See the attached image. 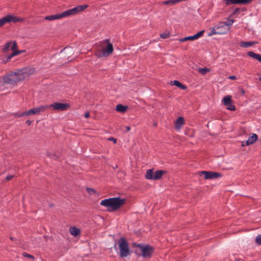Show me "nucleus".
<instances>
[{
    "label": "nucleus",
    "instance_id": "obj_1",
    "mask_svg": "<svg viewBox=\"0 0 261 261\" xmlns=\"http://www.w3.org/2000/svg\"><path fill=\"white\" fill-rule=\"evenodd\" d=\"M34 71V68H24L16 72H11L3 79L4 83L10 85H15L18 82L23 80L27 76L32 74Z\"/></svg>",
    "mask_w": 261,
    "mask_h": 261
},
{
    "label": "nucleus",
    "instance_id": "obj_2",
    "mask_svg": "<svg viewBox=\"0 0 261 261\" xmlns=\"http://www.w3.org/2000/svg\"><path fill=\"white\" fill-rule=\"evenodd\" d=\"M88 7V5H79L73 8L67 10L60 14L46 16L45 19L49 21H53L64 17H67L77 14L78 13L83 11Z\"/></svg>",
    "mask_w": 261,
    "mask_h": 261
},
{
    "label": "nucleus",
    "instance_id": "obj_3",
    "mask_svg": "<svg viewBox=\"0 0 261 261\" xmlns=\"http://www.w3.org/2000/svg\"><path fill=\"white\" fill-rule=\"evenodd\" d=\"M125 202L126 200L125 199H121L119 197H113L101 200L100 204L107 207L109 211H115L118 210Z\"/></svg>",
    "mask_w": 261,
    "mask_h": 261
},
{
    "label": "nucleus",
    "instance_id": "obj_4",
    "mask_svg": "<svg viewBox=\"0 0 261 261\" xmlns=\"http://www.w3.org/2000/svg\"><path fill=\"white\" fill-rule=\"evenodd\" d=\"M102 50H98L96 55L99 58L108 57L110 56L113 51V46L112 43L109 42V40H105L101 42Z\"/></svg>",
    "mask_w": 261,
    "mask_h": 261
},
{
    "label": "nucleus",
    "instance_id": "obj_5",
    "mask_svg": "<svg viewBox=\"0 0 261 261\" xmlns=\"http://www.w3.org/2000/svg\"><path fill=\"white\" fill-rule=\"evenodd\" d=\"M16 47L17 43L16 41H10L5 44L3 49L4 53H6L9 51L10 48L13 51L11 54L7 56L6 61V62L9 61L13 57L18 55L24 51L23 50H16Z\"/></svg>",
    "mask_w": 261,
    "mask_h": 261
},
{
    "label": "nucleus",
    "instance_id": "obj_6",
    "mask_svg": "<svg viewBox=\"0 0 261 261\" xmlns=\"http://www.w3.org/2000/svg\"><path fill=\"white\" fill-rule=\"evenodd\" d=\"M134 246L139 248L142 252V256L144 258L150 257L153 253L154 249L149 245L134 243Z\"/></svg>",
    "mask_w": 261,
    "mask_h": 261
},
{
    "label": "nucleus",
    "instance_id": "obj_7",
    "mask_svg": "<svg viewBox=\"0 0 261 261\" xmlns=\"http://www.w3.org/2000/svg\"><path fill=\"white\" fill-rule=\"evenodd\" d=\"M119 249V255L121 257H125L129 254L128 244L125 239L121 238L118 242Z\"/></svg>",
    "mask_w": 261,
    "mask_h": 261
},
{
    "label": "nucleus",
    "instance_id": "obj_8",
    "mask_svg": "<svg viewBox=\"0 0 261 261\" xmlns=\"http://www.w3.org/2000/svg\"><path fill=\"white\" fill-rule=\"evenodd\" d=\"M166 172L164 170H158L153 172L152 169H148L147 170L145 177L147 179L150 180H158L160 179Z\"/></svg>",
    "mask_w": 261,
    "mask_h": 261
},
{
    "label": "nucleus",
    "instance_id": "obj_9",
    "mask_svg": "<svg viewBox=\"0 0 261 261\" xmlns=\"http://www.w3.org/2000/svg\"><path fill=\"white\" fill-rule=\"evenodd\" d=\"M22 19L12 15H8L0 19V27H2L6 23L11 22H16L22 21Z\"/></svg>",
    "mask_w": 261,
    "mask_h": 261
},
{
    "label": "nucleus",
    "instance_id": "obj_10",
    "mask_svg": "<svg viewBox=\"0 0 261 261\" xmlns=\"http://www.w3.org/2000/svg\"><path fill=\"white\" fill-rule=\"evenodd\" d=\"M47 108L48 107L47 105L40 106L38 107L34 108L28 111H25L26 116L39 114L42 112H44Z\"/></svg>",
    "mask_w": 261,
    "mask_h": 261
},
{
    "label": "nucleus",
    "instance_id": "obj_11",
    "mask_svg": "<svg viewBox=\"0 0 261 261\" xmlns=\"http://www.w3.org/2000/svg\"><path fill=\"white\" fill-rule=\"evenodd\" d=\"M48 108H51L53 110L65 111L69 107V105L67 103H62L60 102H55L49 106H47Z\"/></svg>",
    "mask_w": 261,
    "mask_h": 261
},
{
    "label": "nucleus",
    "instance_id": "obj_12",
    "mask_svg": "<svg viewBox=\"0 0 261 261\" xmlns=\"http://www.w3.org/2000/svg\"><path fill=\"white\" fill-rule=\"evenodd\" d=\"M200 175H204L205 179H214L221 176L219 173L203 171L201 172Z\"/></svg>",
    "mask_w": 261,
    "mask_h": 261
},
{
    "label": "nucleus",
    "instance_id": "obj_13",
    "mask_svg": "<svg viewBox=\"0 0 261 261\" xmlns=\"http://www.w3.org/2000/svg\"><path fill=\"white\" fill-rule=\"evenodd\" d=\"M204 31H201L198 32L197 34L193 36H188L182 38H180L179 39V42H184L186 41H194L195 40L198 39L200 37H202L203 35Z\"/></svg>",
    "mask_w": 261,
    "mask_h": 261
},
{
    "label": "nucleus",
    "instance_id": "obj_14",
    "mask_svg": "<svg viewBox=\"0 0 261 261\" xmlns=\"http://www.w3.org/2000/svg\"><path fill=\"white\" fill-rule=\"evenodd\" d=\"M215 26L217 32H221L220 34H224L228 32V27L225 24V22L221 21Z\"/></svg>",
    "mask_w": 261,
    "mask_h": 261
},
{
    "label": "nucleus",
    "instance_id": "obj_15",
    "mask_svg": "<svg viewBox=\"0 0 261 261\" xmlns=\"http://www.w3.org/2000/svg\"><path fill=\"white\" fill-rule=\"evenodd\" d=\"M253 0H224L226 5H247L250 3Z\"/></svg>",
    "mask_w": 261,
    "mask_h": 261
},
{
    "label": "nucleus",
    "instance_id": "obj_16",
    "mask_svg": "<svg viewBox=\"0 0 261 261\" xmlns=\"http://www.w3.org/2000/svg\"><path fill=\"white\" fill-rule=\"evenodd\" d=\"M184 124V119L182 117H179L175 121V127L176 129H180Z\"/></svg>",
    "mask_w": 261,
    "mask_h": 261
},
{
    "label": "nucleus",
    "instance_id": "obj_17",
    "mask_svg": "<svg viewBox=\"0 0 261 261\" xmlns=\"http://www.w3.org/2000/svg\"><path fill=\"white\" fill-rule=\"evenodd\" d=\"M69 231L70 233L74 237H77L80 234V229L74 226H71L69 228Z\"/></svg>",
    "mask_w": 261,
    "mask_h": 261
},
{
    "label": "nucleus",
    "instance_id": "obj_18",
    "mask_svg": "<svg viewBox=\"0 0 261 261\" xmlns=\"http://www.w3.org/2000/svg\"><path fill=\"white\" fill-rule=\"evenodd\" d=\"M127 109V106H125L121 104H118L116 106V111L121 113L125 112Z\"/></svg>",
    "mask_w": 261,
    "mask_h": 261
},
{
    "label": "nucleus",
    "instance_id": "obj_19",
    "mask_svg": "<svg viewBox=\"0 0 261 261\" xmlns=\"http://www.w3.org/2000/svg\"><path fill=\"white\" fill-rule=\"evenodd\" d=\"M210 32L208 33V36H212L216 34H220L221 32H217V29L216 28V26L215 25L213 28H210L209 29Z\"/></svg>",
    "mask_w": 261,
    "mask_h": 261
},
{
    "label": "nucleus",
    "instance_id": "obj_20",
    "mask_svg": "<svg viewBox=\"0 0 261 261\" xmlns=\"http://www.w3.org/2000/svg\"><path fill=\"white\" fill-rule=\"evenodd\" d=\"M255 43L254 42H245V41H242L240 43V46L242 47H248L249 46H252Z\"/></svg>",
    "mask_w": 261,
    "mask_h": 261
},
{
    "label": "nucleus",
    "instance_id": "obj_21",
    "mask_svg": "<svg viewBox=\"0 0 261 261\" xmlns=\"http://www.w3.org/2000/svg\"><path fill=\"white\" fill-rule=\"evenodd\" d=\"M258 139V136L255 134H252V136H250L248 139V141L249 142H250V144H253L254 142H255Z\"/></svg>",
    "mask_w": 261,
    "mask_h": 261
},
{
    "label": "nucleus",
    "instance_id": "obj_22",
    "mask_svg": "<svg viewBox=\"0 0 261 261\" xmlns=\"http://www.w3.org/2000/svg\"><path fill=\"white\" fill-rule=\"evenodd\" d=\"M171 83H173V85L176 86V87L180 88L182 90H186L187 89V87L181 83H180L179 81L175 80L173 82H171Z\"/></svg>",
    "mask_w": 261,
    "mask_h": 261
},
{
    "label": "nucleus",
    "instance_id": "obj_23",
    "mask_svg": "<svg viewBox=\"0 0 261 261\" xmlns=\"http://www.w3.org/2000/svg\"><path fill=\"white\" fill-rule=\"evenodd\" d=\"M223 104L225 106L228 105V104H229L230 102H232V101L231 100V97L229 95L225 96L223 98Z\"/></svg>",
    "mask_w": 261,
    "mask_h": 261
},
{
    "label": "nucleus",
    "instance_id": "obj_24",
    "mask_svg": "<svg viewBox=\"0 0 261 261\" xmlns=\"http://www.w3.org/2000/svg\"><path fill=\"white\" fill-rule=\"evenodd\" d=\"M47 155L51 159H58L60 158V154L59 153H52V152H47Z\"/></svg>",
    "mask_w": 261,
    "mask_h": 261
},
{
    "label": "nucleus",
    "instance_id": "obj_25",
    "mask_svg": "<svg viewBox=\"0 0 261 261\" xmlns=\"http://www.w3.org/2000/svg\"><path fill=\"white\" fill-rule=\"evenodd\" d=\"M198 71L202 75H205L206 73L210 71V69L207 68H198Z\"/></svg>",
    "mask_w": 261,
    "mask_h": 261
},
{
    "label": "nucleus",
    "instance_id": "obj_26",
    "mask_svg": "<svg viewBox=\"0 0 261 261\" xmlns=\"http://www.w3.org/2000/svg\"><path fill=\"white\" fill-rule=\"evenodd\" d=\"M225 106L226 107V109L227 110H229L230 111H235L236 110V107L232 103V102H230L229 104H228V105H226Z\"/></svg>",
    "mask_w": 261,
    "mask_h": 261
},
{
    "label": "nucleus",
    "instance_id": "obj_27",
    "mask_svg": "<svg viewBox=\"0 0 261 261\" xmlns=\"http://www.w3.org/2000/svg\"><path fill=\"white\" fill-rule=\"evenodd\" d=\"M14 116L15 117H20L26 116L25 112L22 113L15 112L14 113Z\"/></svg>",
    "mask_w": 261,
    "mask_h": 261
},
{
    "label": "nucleus",
    "instance_id": "obj_28",
    "mask_svg": "<svg viewBox=\"0 0 261 261\" xmlns=\"http://www.w3.org/2000/svg\"><path fill=\"white\" fill-rule=\"evenodd\" d=\"M169 36L170 33L169 32H165L160 34V37L163 39L168 38Z\"/></svg>",
    "mask_w": 261,
    "mask_h": 261
},
{
    "label": "nucleus",
    "instance_id": "obj_29",
    "mask_svg": "<svg viewBox=\"0 0 261 261\" xmlns=\"http://www.w3.org/2000/svg\"><path fill=\"white\" fill-rule=\"evenodd\" d=\"M255 243L258 245H261V234L256 237Z\"/></svg>",
    "mask_w": 261,
    "mask_h": 261
},
{
    "label": "nucleus",
    "instance_id": "obj_30",
    "mask_svg": "<svg viewBox=\"0 0 261 261\" xmlns=\"http://www.w3.org/2000/svg\"><path fill=\"white\" fill-rule=\"evenodd\" d=\"M234 21L232 19H229L227 22H225V24L228 27V31L229 30L230 27L232 25Z\"/></svg>",
    "mask_w": 261,
    "mask_h": 261
},
{
    "label": "nucleus",
    "instance_id": "obj_31",
    "mask_svg": "<svg viewBox=\"0 0 261 261\" xmlns=\"http://www.w3.org/2000/svg\"><path fill=\"white\" fill-rule=\"evenodd\" d=\"M256 53L253 52V51H249L247 53V55L248 56H249V57H251V58H253L254 59H255L256 56Z\"/></svg>",
    "mask_w": 261,
    "mask_h": 261
},
{
    "label": "nucleus",
    "instance_id": "obj_32",
    "mask_svg": "<svg viewBox=\"0 0 261 261\" xmlns=\"http://www.w3.org/2000/svg\"><path fill=\"white\" fill-rule=\"evenodd\" d=\"M251 145L250 142H249V141H248V140L247 141H242V146H248V145Z\"/></svg>",
    "mask_w": 261,
    "mask_h": 261
},
{
    "label": "nucleus",
    "instance_id": "obj_33",
    "mask_svg": "<svg viewBox=\"0 0 261 261\" xmlns=\"http://www.w3.org/2000/svg\"><path fill=\"white\" fill-rule=\"evenodd\" d=\"M87 190L88 192L91 195L93 194L96 193L95 191L93 189L87 188Z\"/></svg>",
    "mask_w": 261,
    "mask_h": 261
},
{
    "label": "nucleus",
    "instance_id": "obj_34",
    "mask_svg": "<svg viewBox=\"0 0 261 261\" xmlns=\"http://www.w3.org/2000/svg\"><path fill=\"white\" fill-rule=\"evenodd\" d=\"M22 255L24 257H27L31 258L32 259H34V257L33 255H32L31 254H28L27 253H23Z\"/></svg>",
    "mask_w": 261,
    "mask_h": 261
},
{
    "label": "nucleus",
    "instance_id": "obj_35",
    "mask_svg": "<svg viewBox=\"0 0 261 261\" xmlns=\"http://www.w3.org/2000/svg\"><path fill=\"white\" fill-rule=\"evenodd\" d=\"M255 59L258 60L261 63V55L259 54H256Z\"/></svg>",
    "mask_w": 261,
    "mask_h": 261
},
{
    "label": "nucleus",
    "instance_id": "obj_36",
    "mask_svg": "<svg viewBox=\"0 0 261 261\" xmlns=\"http://www.w3.org/2000/svg\"><path fill=\"white\" fill-rule=\"evenodd\" d=\"M14 177V175H9L6 177V180L8 181L12 179Z\"/></svg>",
    "mask_w": 261,
    "mask_h": 261
},
{
    "label": "nucleus",
    "instance_id": "obj_37",
    "mask_svg": "<svg viewBox=\"0 0 261 261\" xmlns=\"http://www.w3.org/2000/svg\"><path fill=\"white\" fill-rule=\"evenodd\" d=\"M240 13V9L239 8H236L233 13V15H237L239 13Z\"/></svg>",
    "mask_w": 261,
    "mask_h": 261
},
{
    "label": "nucleus",
    "instance_id": "obj_38",
    "mask_svg": "<svg viewBox=\"0 0 261 261\" xmlns=\"http://www.w3.org/2000/svg\"><path fill=\"white\" fill-rule=\"evenodd\" d=\"M109 140H110V141H113V142L114 143H116V142H117V140L116 139L113 138V137H111L110 138L108 139Z\"/></svg>",
    "mask_w": 261,
    "mask_h": 261
},
{
    "label": "nucleus",
    "instance_id": "obj_39",
    "mask_svg": "<svg viewBox=\"0 0 261 261\" xmlns=\"http://www.w3.org/2000/svg\"><path fill=\"white\" fill-rule=\"evenodd\" d=\"M90 116V114L89 112H86L85 114V117L86 118H89Z\"/></svg>",
    "mask_w": 261,
    "mask_h": 261
},
{
    "label": "nucleus",
    "instance_id": "obj_40",
    "mask_svg": "<svg viewBox=\"0 0 261 261\" xmlns=\"http://www.w3.org/2000/svg\"><path fill=\"white\" fill-rule=\"evenodd\" d=\"M26 124H27L28 125H30L32 123V121L30 120H28L26 121Z\"/></svg>",
    "mask_w": 261,
    "mask_h": 261
},
{
    "label": "nucleus",
    "instance_id": "obj_41",
    "mask_svg": "<svg viewBox=\"0 0 261 261\" xmlns=\"http://www.w3.org/2000/svg\"><path fill=\"white\" fill-rule=\"evenodd\" d=\"M125 130H126V132L129 131L130 130V127L129 126H125Z\"/></svg>",
    "mask_w": 261,
    "mask_h": 261
},
{
    "label": "nucleus",
    "instance_id": "obj_42",
    "mask_svg": "<svg viewBox=\"0 0 261 261\" xmlns=\"http://www.w3.org/2000/svg\"><path fill=\"white\" fill-rule=\"evenodd\" d=\"M229 79H231V80H236V77L234 75H231V76H230L229 77Z\"/></svg>",
    "mask_w": 261,
    "mask_h": 261
},
{
    "label": "nucleus",
    "instance_id": "obj_43",
    "mask_svg": "<svg viewBox=\"0 0 261 261\" xmlns=\"http://www.w3.org/2000/svg\"><path fill=\"white\" fill-rule=\"evenodd\" d=\"M3 86V81L0 80V87Z\"/></svg>",
    "mask_w": 261,
    "mask_h": 261
},
{
    "label": "nucleus",
    "instance_id": "obj_44",
    "mask_svg": "<svg viewBox=\"0 0 261 261\" xmlns=\"http://www.w3.org/2000/svg\"><path fill=\"white\" fill-rule=\"evenodd\" d=\"M259 80L261 82V75L259 77Z\"/></svg>",
    "mask_w": 261,
    "mask_h": 261
},
{
    "label": "nucleus",
    "instance_id": "obj_45",
    "mask_svg": "<svg viewBox=\"0 0 261 261\" xmlns=\"http://www.w3.org/2000/svg\"><path fill=\"white\" fill-rule=\"evenodd\" d=\"M10 239L12 240H13V238L11 237Z\"/></svg>",
    "mask_w": 261,
    "mask_h": 261
}]
</instances>
